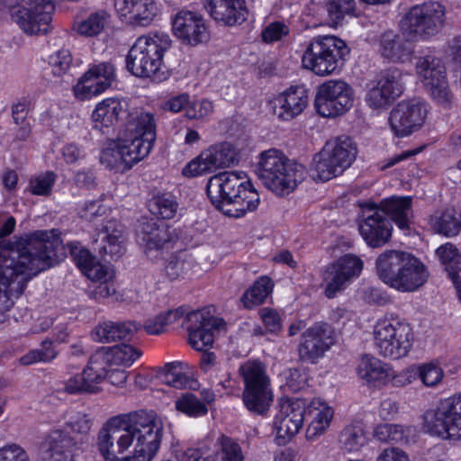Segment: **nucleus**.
Segmentation results:
<instances>
[{
    "label": "nucleus",
    "mask_w": 461,
    "mask_h": 461,
    "mask_svg": "<svg viewBox=\"0 0 461 461\" xmlns=\"http://www.w3.org/2000/svg\"><path fill=\"white\" fill-rule=\"evenodd\" d=\"M61 245L58 230H35L0 250V312L14 305L34 276L54 267Z\"/></svg>",
    "instance_id": "obj_1"
},
{
    "label": "nucleus",
    "mask_w": 461,
    "mask_h": 461,
    "mask_svg": "<svg viewBox=\"0 0 461 461\" xmlns=\"http://www.w3.org/2000/svg\"><path fill=\"white\" fill-rule=\"evenodd\" d=\"M163 435L162 420L140 411L111 418L98 433L97 447L104 461H151Z\"/></svg>",
    "instance_id": "obj_2"
},
{
    "label": "nucleus",
    "mask_w": 461,
    "mask_h": 461,
    "mask_svg": "<svg viewBox=\"0 0 461 461\" xmlns=\"http://www.w3.org/2000/svg\"><path fill=\"white\" fill-rule=\"evenodd\" d=\"M155 140V123L150 113H140L126 124L125 131L117 139L104 147L100 162L115 172H125L146 158Z\"/></svg>",
    "instance_id": "obj_3"
},
{
    "label": "nucleus",
    "mask_w": 461,
    "mask_h": 461,
    "mask_svg": "<svg viewBox=\"0 0 461 461\" xmlns=\"http://www.w3.org/2000/svg\"><path fill=\"white\" fill-rule=\"evenodd\" d=\"M207 194L224 215L232 218L255 211L260 202L258 193L243 171L213 176L207 184Z\"/></svg>",
    "instance_id": "obj_4"
},
{
    "label": "nucleus",
    "mask_w": 461,
    "mask_h": 461,
    "mask_svg": "<svg viewBox=\"0 0 461 461\" xmlns=\"http://www.w3.org/2000/svg\"><path fill=\"white\" fill-rule=\"evenodd\" d=\"M379 278L400 293H413L423 286L429 277L428 267L413 254L398 249H387L375 261Z\"/></svg>",
    "instance_id": "obj_5"
},
{
    "label": "nucleus",
    "mask_w": 461,
    "mask_h": 461,
    "mask_svg": "<svg viewBox=\"0 0 461 461\" xmlns=\"http://www.w3.org/2000/svg\"><path fill=\"white\" fill-rule=\"evenodd\" d=\"M171 45L172 41L165 32L140 36L127 54V69L138 77L158 82L166 80L168 72L164 64V56Z\"/></svg>",
    "instance_id": "obj_6"
},
{
    "label": "nucleus",
    "mask_w": 461,
    "mask_h": 461,
    "mask_svg": "<svg viewBox=\"0 0 461 461\" xmlns=\"http://www.w3.org/2000/svg\"><path fill=\"white\" fill-rule=\"evenodd\" d=\"M256 172L262 184L278 196L294 192L306 174L302 164L290 160L277 149L259 153Z\"/></svg>",
    "instance_id": "obj_7"
},
{
    "label": "nucleus",
    "mask_w": 461,
    "mask_h": 461,
    "mask_svg": "<svg viewBox=\"0 0 461 461\" xmlns=\"http://www.w3.org/2000/svg\"><path fill=\"white\" fill-rule=\"evenodd\" d=\"M373 340L378 354L385 358L406 357L414 342L411 325L396 314H385L373 327Z\"/></svg>",
    "instance_id": "obj_8"
},
{
    "label": "nucleus",
    "mask_w": 461,
    "mask_h": 461,
    "mask_svg": "<svg viewBox=\"0 0 461 461\" xmlns=\"http://www.w3.org/2000/svg\"><path fill=\"white\" fill-rule=\"evenodd\" d=\"M239 373L244 384V405L251 412L265 414L274 400L271 380L266 365L257 359H249L240 365Z\"/></svg>",
    "instance_id": "obj_9"
},
{
    "label": "nucleus",
    "mask_w": 461,
    "mask_h": 461,
    "mask_svg": "<svg viewBox=\"0 0 461 461\" xmlns=\"http://www.w3.org/2000/svg\"><path fill=\"white\" fill-rule=\"evenodd\" d=\"M90 429L86 414L68 411L62 424L54 427L48 435L44 447L47 456L44 461H72V448L76 444V434H85Z\"/></svg>",
    "instance_id": "obj_10"
},
{
    "label": "nucleus",
    "mask_w": 461,
    "mask_h": 461,
    "mask_svg": "<svg viewBox=\"0 0 461 461\" xmlns=\"http://www.w3.org/2000/svg\"><path fill=\"white\" fill-rule=\"evenodd\" d=\"M349 53L345 41L335 36H319L306 46L302 66L317 76H329L338 68L339 61Z\"/></svg>",
    "instance_id": "obj_11"
},
{
    "label": "nucleus",
    "mask_w": 461,
    "mask_h": 461,
    "mask_svg": "<svg viewBox=\"0 0 461 461\" xmlns=\"http://www.w3.org/2000/svg\"><path fill=\"white\" fill-rule=\"evenodd\" d=\"M424 429L442 439H461V392L441 399L423 414Z\"/></svg>",
    "instance_id": "obj_12"
},
{
    "label": "nucleus",
    "mask_w": 461,
    "mask_h": 461,
    "mask_svg": "<svg viewBox=\"0 0 461 461\" xmlns=\"http://www.w3.org/2000/svg\"><path fill=\"white\" fill-rule=\"evenodd\" d=\"M357 157V148L348 138L328 140L313 158L314 177L329 181L341 175Z\"/></svg>",
    "instance_id": "obj_13"
},
{
    "label": "nucleus",
    "mask_w": 461,
    "mask_h": 461,
    "mask_svg": "<svg viewBox=\"0 0 461 461\" xmlns=\"http://www.w3.org/2000/svg\"><path fill=\"white\" fill-rule=\"evenodd\" d=\"M415 73L430 97L439 105L449 107L454 95L449 88L443 60L429 51L416 58Z\"/></svg>",
    "instance_id": "obj_14"
},
{
    "label": "nucleus",
    "mask_w": 461,
    "mask_h": 461,
    "mask_svg": "<svg viewBox=\"0 0 461 461\" xmlns=\"http://www.w3.org/2000/svg\"><path fill=\"white\" fill-rule=\"evenodd\" d=\"M445 15V7L438 2L417 5L401 21V30L411 39H427L440 32Z\"/></svg>",
    "instance_id": "obj_15"
},
{
    "label": "nucleus",
    "mask_w": 461,
    "mask_h": 461,
    "mask_svg": "<svg viewBox=\"0 0 461 461\" xmlns=\"http://www.w3.org/2000/svg\"><path fill=\"white\" fill-rule=\"evenodd\" d=\"M354 90L343 80L330 79L317 90L315 107L322 117H336L346 113L353 106Z\"/></svg>",
    "instance_id": "obj_16"
},
{
    "label": "nucleus",
    "mask_w": 461,
    "mask_h": 461,
    "mask_svg": "<svg viewBox=\"0 0 461 461\" xmlns=\"http://www.w3.org/2000/svg\"><path fill=\"white\" fill-rule=\"evenodd\" d=\"M428 113L429 105L425 101L420 98L402 100L389 113L390 129L398 138L408 137L423 126Z\"/></svg>",
    "instance_id": "obj_17"
},
{
    "label": "nucleus",
    "mask_w": 461,
    "mask_h": 461,
    "mask_svg": "<svg viewBox=\"0 0 461 461\" xmlns=\"http://www.w3.org/2000/svg\"><path fill=\"white\" fill-rule=\"evenodd\" d=\"M401 78V70L390 68L370 81L366 86V104L373 111L386 110L403 92Z\"/></svg>",
    "instance_id": "obj_18"
},
{
    "label": "nucleus",
    "mask_w": 461,
    "mask_h": 461,
    "mask_svg": "<svg viewBox=\"0 0 461 461\" xmlns=\"http://www.w3.org/2000/svg\"><path fill=\"white\" fill-rule=\"evenodd\" d=\"M363 261L354 255H345L328 265L322 272L323 293L328 298H334L359 276Z\"/></svg>",
    "instance_id": "obj_19"
},
{
    "label": "nucleus",
    "mask_w": 461,
    "mask_h": 461,
    "mask_svg": "<svg viewBox=\"0 0 461 461\" xmlns=\"http://www.w3.org/2000/svg\"><path fill=\"white\" fill-rule=\"evenodd\" d=\"M173 35L183 44L197 46L210 40L209 25L199 12L182 8L171 15Z\"/></svg>",
    "instance_id": "obj_20"
},
{
    "label": "nucleus",
    "mask_w": 461,
    "mask_h": 461,
    "mask_svg": "<svg viewBox=\"0 0 461 461\" xmlns=\"http://www.w3.org/2000/svg\"><path fill=\"white\" fill-rule=\"evenodd\" d=\"M137 237L144 254L152 261L165 259L176 243V237L167 227L159 226L152 221L140 223Z\"/></svg>",
    "instance_id": "obj_21"
},
{
    "label": "nucleus",
    "mask_w": 461,
    "mask_h": 461,
    "mask_svg": "<svg viewBox=\"0 0 461 461\" xmlns=\"http://www.w3.org/2000/svg\"><path fill=\"white\" fill-rule=\"evenodd\" d=\"M115 77L111 62L93 63L73 86L74 95L78 100H89L111 87Z\"/></svg>",
    "instance_id": "obj_22"
},
{
    "label": "nucleus",
    "mask_w": 461,
    "mask_h": 461,
    "mask_svg": "<svg viewBox=\"0 0 461 461\" xmlns=\"http://www.w3.org/2000/svg\"><path fill=\"white\" fill-rule=\"evenodd\" d=\"M306 412L304 400H285L274 419V431L278 445H285L303 427Z\"/></svg>",
    "instance_id": "obj_23"
},
{
    "label": "nucleus",
    "mask_w": 461,
    "mask_h": 461,
    "mask_svg": "<svg viewBox=\"0 0 461 461\" xmlns=\"http://www.w3.org/2000/svg\"><path fill=\"white\" fill-rule=\"evenodd\" d=\"M185 322L189 344L198 351L210 348L214 341V332L225 326L222 319L211 316L203 311L190 312L186 315Z\"/></svg>",
    "instance_id": "obj_24"
},
{
    "label": "nucleus",
    "mask_w": 461,
    "mask_h": 461,
    "mask_svg": "<svg viewBox=\"0 0 461 461\" xmlns=\"http://www.w3.org/2000/svg\"><path fill=\"white\" fill-rule=\"evenodd\" d=\"M307 91L301 86H290L274 95L267 103L270 113L279 122H290L308 105Z\"/></svg>",
    "instance_id": "obj_25"
},
{
    "label": "nucleus",
    "mask_w": 461,
    "mask_h": 461,
    "mask_svg": "<svg viewBox=\"0 0 461 461\" xmlns=\"http://www.w3.org/2000/svg\"><path fill=\"white\" fill-rule=\"evenodd\" d=\"M119 20L131 27H148L156 20L159 8L156 0H112Z\"/></svg>",
    "instance_id": "obj_26"
},
{
    "label": "nucleus",
    "mask_w": 461,
    "mask_h": 461,
    "mask_svg": "<svg viewBox=\"0 0 461 461\" xmlns=\"http://www.w3.org/2000/svg\"><path fill=\"white\" fill-rule=\"evenodd\" d=\"M303 340L299 347L302 358L315 362L335 344L333 329L325 322H317L308 328L303 335Z\"/></svg>",
    "instance_id": "obj_27"
},
{
    "label": "nucleus",
    "mask_w": 461,
    "mask_h": 461,
    "mask_svg": "<svg viewBox=\"0 0 461 461\" xmlns=\"http://www.w3.org/2000/svg\"><path fill=\"white\" fill-rule=\"evenodd\" d=\"M129 103L125 99L105 98L99 102L92 113L94 127L102 131L113 127L120 119L129 118L127 124L135 120L142 111L129 113Z\"/></svg>",
    "instance_id": "obj_28"
},
{
    "label": "nucleus",
    "mask_w": 461,
    "mask_h": 461,
    "mask_svg": "<svg viewBox=\"0 0 461 461\" xmlns=\"http://www.w3.org/2000/svg\"><path fill=\"white\" fill-rule=\"evenodd\" d=\"M392 230V224L378 208L372 207L364 212L359 232L369 247L379 248L386 244Z\"/></svg>",
    "instance_id": "obj_29"
},
{
    "label": "nucleus",
    "mask_w": 461,
    "mask_h": 461,
    "mask_svg": "<svg viewBox=\"0 0 461 461\" xmlns=\"http://www.w3.org/2000/svg\"><path fill=\"white\" fill-rule=\"evenodd\" d=\"M13 20L28 35L46 34L51 28V13L34 5H23L12 14Z\"/></svg>",
    "instance_id": "obj_30"
},
{
    "label": "nucleus",
    "mask_w": 461,
    "mask_h": 461,
    "mask_svg": "<svg viewBox=\"0 0 461 461\" xmlns=\"http://www.w3.org/2000/svg\"><path fill=\"white\" fill-rule=\"evenodd\" d=\"M379 54L393 63H406L412 59L413 45L392 31L381 34L377 40Z\"/></svg>",
    "instance_id": "obj_31"
},
{
    "label": "nucleus",
    "mask_w": 461,
    "mask_h": 461,
    "mask_svg": "<svg viewBox=\"0 0 461 461\" xmlns=\"http://www.w3.org/2000/svg\"><path fill=\"white\" fill-rule=\"evenodd\" d=\"M208 5L212 18L221 24L231 27L247 20L245 0H208Z\"/></svg>",
    "instance_id": "obj_32"
},
{
    "label": "nucleus",
    "mask_w": 461,
    "mask_h": 461,
    "mask_svg": "<svg viewBox=\"0 0 461 461\" xmlns=\"http://www.w3.org/2000/svg\"><path fill=\"white\" fill-rule=\"evenodd\" d=\"M305 415L309 420L307 439L313 440L325 433L333 419V409L321 399H313L306 405Z\"/></svg>",
    "instance_id": "obj_33"
},
{
    "label": "nucleus",
    "mask_w": 461,
    "mask_h": 461,
    "mask_svg": "<svg viewBox=\"0 0 461 461\" xmlns=\"http://www.w3.org/2000/svg\"><path fill=\"white\" fill-rule=\"evenodd\" d=\"M357 373L367 386L380 388L388 384L390 365L375 357L366 355L359 359Z\"/></svg>",
    "instance_id": "obj_34"
},
{
    "label": "nucleus",
    "mask_w": 461,
    "mask_h": 461,
    "mask_svg": "<svg viewBox=\"0 0 461 461\" xmlns=\"http://www.w3.org/2000/svg\"><path fill=\"white\" fill-rule=\"evenodd\" d=\"M391 217L396 226L405 234H409L412 222L411 198L410 196H392L380 203L378 208Z\"/></svg>",
    "instance_id": "obj_35"
},
{
    "label": "nucleus",
    "mask_w": 461,
    "mask_h": 461,
    "mask_svg": "<svg viewBox=\"0 0 461 461\" xmlns=\"http://www.w3.org/2000/svg\"><path fill=\"white\" fill-rule=\"evenodd\" d=\"M98 237L101 240L100 253L114 258H118L124 254L126 239L122 226L116 221H108Z\"/></svg>",
    "instance_id": "obj_36"
},
{
    "label": "nucleus",
    "mask_w": 461,
    "mask_h": 461,
    "mask_svg": "<svg viewBox=\"0 0 461 461\" xmlns=\"http://www.w3.org/2000/svg\"><path fill=\"white\" fill-rule=\"evenodd\" d=\"M72 255L77 266L90 280L94 282L113 280L114 276L113 269L96 260L87 249H74Z\"/></svg>",
    "instance_id": "obj_37"
},
{
    "label": "nucleus",
    "mask_w": 461,
    "mask_h": 461,
    "mask_svg": "<svg viewBox=\"0 0 461 461\" xmlns=\"http://www.w3.org/2000/svg\"><path fill=\"white\" fill-rule=\"evenodd\" d=\"M436 256L445 267L461 303V252L455 244L446 242L436 249Z\"/></svg>",
    "instance_id": "obj_38"
},
{
    "label": "nucleus",
    "mask_w": 461,
    "mask_h": 461,
    "mask_svg": "<svg viewBox=\"0 0 461 461\" xmlns=\"http://www.w3.org/2000/svg\"><path fill=\"white\" fill-rule=\"evenodd\" d=\"M97 352L108 366H131L142 355V351L139 348L127 343L102 347Z\"/></svg>",
    "instance_id": "obj_39"
},
{
    "label": "nucleus",
    "mask_w": 461,
    "mask_h": 461,
    "mask_svg": "<svg viewBox=\"0 0 461 461\" xmlns=\"http://www.w3.org/2000/svg\"><path fill=\"white\" fill-rule=\"evenodd\" d=\"M429 224L438 234L455 237L461 231V212L453 207L437 211L430 215Z\"/></svg>",
    "instance_id": "obj_40"
},
{
    "label": "nucleus",
    "mask_w": 461,
    "mask_h": 461,
    "mask_svg": "<svg viewBox=\"0 0 461 461\" xmlns=\"http://www.w3.org/2000/svg\"><path fill=\"white\" fill-rule=\"evenodd\" d=\"M136 330L137 326L133 322L104 321L93 330L92 338L95 341L104 343L126 339Z\"/></svg>",
    "instance_id": "obj_41"
},
{
    "label": "nucleus",
    "mask_w": 461,
    "mask_h": 461,
    "mask_svg": "<svg viewBox=\"0 0 461 461\" xmlns=\"http://www.w3.org/2000/svg\"><path fill=\"white\" fill-rule=\"evenodd\" d=\"M111 20L110 14L105 10H99L89 14L85 18L76 22L73 29L79 35L95 37L101 34Z\"/></svg>",
    "instance_id": "obj_42"
},
{
    "label": "nucleus",
    "mask_w": 461,
    "mask_h": 461,
    "mask_svg": "<svg viewBox=\"0 0 461 461\" xmlns=\"http://www.w3.org/2000/svg\"><path fill=\"white\" fill-rule=\"evenodd\" d=\"M339 441L344 451L358 452L367 443V435L363 424L354 421L345 426L339 434Z\"/></svg>",
    "instance_id": "obj_43"
},
{
    "label": "nucleus",
    "mask_w": 461,
    "mask_h": 461,
    "mask_svg": "<svg viewBox=\"0 0 461 461\" xmlns=\"http://www.w3.org/2000/svg\"><path fill=\"white\" fill-rule=\"evenodd\" d=\"M107 364L104 361L101 355L95 351L89 358L87 366L83 370V375L86 383L89 384V393H96L101 390V384L107 376Z\"/></svg>",
    "instance_id": "obj_44"
},
{
    "label": "nucleus",
    "mask_w": 461,
    "mask_h": 461,
    "mask_svg": "<svg viewBox=\"0 0 461 461\" xmlns=\"http://www.w3.org/2000/svg\"><path fill=\"white\" fill-rule=\"evenodd\" d=\"M441 364L439 357L417 364L419 380L425 387L435 389L443 384L446 374Z\"/></svg>",
    "instance_id": "obj_45"
},
{
    "label": "nucleus",
    "mask_w": 461,
    "mask_h": 461,
    "mask_svg": "<svg viewBox=\"0 0 461 461\" xmlns=\"http://www.w3.org/2000/svg\"><path fill=\"white\" fill-rule=\"evenodd\" d=\"M186 309L184 306L167 310L147 320L144 323V330L151 335L161 333L168 325L178 323L183 318H186Z\"/></svg>",
    "instance_id": "obj_46"
},
{
    "label": "nucleus",
    "mask_w": 461,
    "mask_h": 461,
    "mask_svg": "<svg viewBox=\"0 0 461 461\" xmlns=\"http://www.w3.org/2000/svg\"><path fill=\"white\" fill-rule=\"evenodd\" d=\"M204 150L207 153L213 171L228 167L237 160L238 152L235 147L229 142L215 144Z\"/></svg>",
    "instance_id": "obj_47"
},
{
    "label": "nucleus",
    "mask_w": 461,
    "mask_h": 461,
    "mask_svg": "<svg viewBox=\"0 0 461 461\" xmlns=\"http://www.w3.org/2000/svg\"><path fill=\"white\" fill-rule=\"evenodd\" d=\"M273 281L268 276L259 277L241 297V303L247 309H252L262 304L272 293Z\"/></svg>",
    "instance_id": "obj_48"
},
{
    "label": "nucleus",
    "mask_w": 461,
    "mask_h": 461,
    "mask_svg": "<svg viewBox=\"0 0 461 461\" xmlns=\"http://www.w3.org/2000/svg\"><path fill=\"white\" fill-rule=\"evenodd\" d=\"M212 441L203 440L183 452L174 447L173 453L180 461H217L215 451L212 449Z\"/></svg>",
    "instance_id": "obj_49"
},
{
    "label": "nucleus",
    "mask_w": 461,
    "mask_h": 461,
    "mask_svg": "<svg viewBox=\"0 0 461 461\" xmlns=\"http://www.w3.org/2000/svg\"><path fill=\"white\" fill-rule=\"evenodd\" d=\"M47 62L52 76L61 78L69 72L73 57L69 49L60 48L49 55Z\"/></svg>",
    "instance_id": "obj_50"
},
{
    "label": "nucleus",
    "mask_w": 461,
    "mask_h": 461,
    "mask_svg": "<svg viewBox=\"0 0 461 461\" xmlns=\"http://www.w3.org/2000/svg\"><path fill=\"white\" fill-rule=\"evenodd\" d=\"M212 446L217 447L215 451L216 457L219 456L221 461H243L244 454L241 447L234 439L221 436L218 438L217 443Z\"/></svg>",
    "instance_id": "obj_51"
},
{
    "label": "nucleus",
    "mask_w": 461,
    "mask_h": 461,
    "mask_svg": "<svg viewBox=\"0 0 461 461\" xmlns=\"http://www.w3.org/2000/svg\"><path fill=\"white\" fill-rule=\"evenodd\" d=\"M178 209V203L175 197L169 194H164L153 198L149 204L152 214L164 220L173 219Z\"/></svg>",
    "instance_id": "obj_52"
},
{
    "label": "nucleus",
    "mask_w": 461,
    "mask_h": 461,
    "mask_svg": "<svg viewBox=\"0 0 461 461\" xmlns=\"http://www.w3.org/2000/svg\"><path fill=\"white\" fill-rule=\"evenodd\" d=\"M176 409L191 418H197L207 413L206 405L194 394L187 393L183 394L175 402Z\"/></svg>",
    "instance_id": "obj_53"
},
{
    "label": "nucleus",
    "mask_w": 461,
    "mask_h": 461,
    "mask_svg": "<svg viewBox=\"0 0 461 461\" xmlns=\"http://www.w3.org/2000/svg\"><path fill=\"white\" fill-rule=\"evenodd\" d=\"M185 365L182 362H170L165 365L164 381L167 384L175 388H185L191 381L185 374Z\"/></svg>",
    "instance_id": "obj_54"
},
{
    "label": "nucleus",
    "mask_w": 461,
    "mask_h": 461,
    "mask_svg": "<svg viewBox=\"0 0 461 461\" xmlns=\"http://www.w3.org/2000/svg\"><path fill=\"white\" fill-rule=\"evenodd\" d=\"M214 172L205 150L190 160L182 169V175L185 177H196Z\"/></svg>",
    "instance_id": "obj_55"
},
{
    "label": "nucleus",
    "mask_w": 461,
    "mask_h": 461,
    "mask_svg": "<svg viewBox=\"0 0 461 461\" xmlns=\"http://www.w3.org/2000/svg\"><path fill=\"white\" fill-rule=\"evenodd\" d=\"M57 352L52 346V342L44 341L38 349H34L20 358L23 365H32L39 362H49L55 358Z\"/></svg>",
    "instance_id": "obj_56"
},
{
    "label": "nucleus",
    "mask_w": 461,
    "mask_h": 461,
    "mask_svg": "<svg viewBox=\"0 0 461 461\" xmlns=\"http://www.w3.org/2000/svg\"><path fill=\"white\" fill-rule=\"evenodd\" d=\"M417 364H412L400 372L395 371L390 366V375L388 376V384L394 387L407 386L419 379Z\"/></svg>",
    "instance_id": "obj_57"
},
{
    "label": "nucleus",
    "mask_w": 461,
    "mask_h": 461,
    "mask_svg": "<svg viewBox=\"0 0 461 461\" xmlns=\"http://www.w3.org/2000/svg\"><path fill=\"white\" fill-rule=\"evenodd\" d=\"M56 179V174L51 171L38 175L30 180V191L35 195H49Z\"/></svg>",
    "instance_id": "obj_58"
},
{
    "label": "nucleus",
    "mask_w": 461,
    "mask_h": 461,
    "mask_svg": "<svg viewBox=\"0 0 461 461\" xmlns=\"http://www.w3.org/2000/svg\"><path fill=\"white\" fill-rule=\"evenodd\" d=\"M404 435V429L402 425L393 423H383L377 425L374 429V437L382 442L401 441Z\"/></svg>",
    "instance_id": "obj_59"
},
{
    "label": "nucleus",
    "mask_w": 461,
    "mask_h": 461,
    "mask_svg": "<svg viewBox=\"0 0 461 461\" xmlns=\"http://www.w3.org/2000/svg\"><path fill=\"white\" fill-rule=\"evenodd\" d=\"M281 376L291 392L295 393L307 386L308 375L304 370L288 368L282 372Z\"/></svg>",
    "instance_id": "obj_60"
},
{
    "label": "nucleus",
    "mask_w": 461,
    "mask_h": 461,
    "mask_svg": "<svg viewBox=\"0 0 461 461\" xmlns=\"http://www.w3.org/2000/svg\"><path fill=\"white\" fill-rule=\"evenodd\" d=\"M354 0H328L329 17L334 24H339L346 14L353 10Z\"/></svg>",
    "instance_id": "obj_61"
},
{
    "label": "nucleus",
    "mask_w": 461,
    "mask_h": 461,
    "mask_svg": "<svg viewBox=\"0 0 461 461\" xmlns=\"http://www.w3.org/2000/svg\"><path fill=\"white\" fill-rule=\"evenodd\" d=\"M213 108V104L208 99L189 101L185 108V115L189 119L200 120L212 114Z\"/></svg>",
    "instance_id": "obj_62"
},
{
    "label": "nucleus",
    "mask_w": 461,
    "mask_h": 461,
    "mask_svg": "<svg viewBox=\"0 0 461 461\" xmlns=\"http://www.w3.org/2000/svg\"><path fill=\"white\" fill-rule=\"evenodd\" d=\"M0 461H30L25 449L15 443L0 447Z\"/></svg>",
    "instance_id": "obj_63"
},
{
    "label": "nucleus",
    "mask_w": 461,
    "mask_h": 461,
    "mask_svg": "<svg viewBox=\"0 0 461 461\" xmlns=\"http://www.w3.org/2000/svg\"><path fill=\"white\" fill-rule=\"evenodd\" d=\"M288 33L289 27L284 22H274L265 28L262 38L266 42H273L282 40Z\"/></svg>",
    "instance_id": "obj_64"
}]
</instances>
